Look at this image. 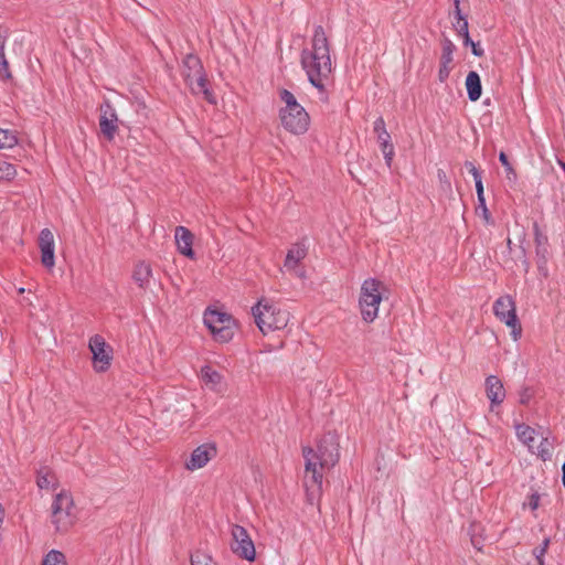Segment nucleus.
<instances>
[{
  "label": "nucleus",
  "mask_w": 565,
  "mask_h": 565,
  "mask_svg": "<svg viewBox=\"0 0 565 565\" xmlns=\"http://www.w3.org/2000/svg\"><path fill=\"white\" fill-rule=\"evenodd\" d=\"M118 116L111 103L106 99L99 106V129L104 139L113 141L118 131Z\"/></svg>",
  "instance_id": "obj_10"
},
{
  "label": "nucleus",
  "mask_w": 565,
  "mask_h": 565,
  "mask_svg": "<svg viewBox=\"0 0 565 565\" xmlns=\"http://www.w3.org/2000/svg\"><path fill=\"white\" fill-rule=\"evenodd\" d=\"M454 13L457 19V22H462L463 20H467L461 13L460 4L458 7H455Z\"/></svg>",
  "instance_id": "obj_44"
},
{
  "label": "nucleus",
  "mask_w": 565,
  "mask_h": 565,
  "mask_svg": "<svg viewBox=\"0 0 565 565\" xmlns=\"http://www.w3.org/2000/svg\"><path fill=\"white\" fill-rule=\"evenodd\" d=\"M499 161L501 162V164L504 167L507 173H510V172H514L513 168H512V164L510 163L509 159H508V156L505 154V152L501 151L499 153Z\"/></svg>",
  "instance_id": "obj_42"
},
{
  "label": "nucleus",
  "mask_w": 565,
  "mask_h": 565,
  "mask_svg": "<svg viewBox=\"0 0 565 565\" xmlns=\"http://www.w3.org/2000/svg\"><path fill=\"white\" fill-rule=\"evenodd\" d=\"M521 252H522V254H523V256H524V259H523L524 270H525V273H527V271H529V268H530V263H529V262H527V259L525 258V249H524V248H522V249H521Z\"/></svg>",
  "instance_id": "obj_45"
},
{
  "label": "nucleus",
  "mask_w": 565,
  "mask_h": 565,
  "mask_svg": "<svg viewBox=\"0 0 565 565\" xmlns=\"http://www.w3.org/2000/svg\"><path fill=\"white\" fill-rule=\"evenodd\" d=\"M381 286L382 282L375 278L365 279L361 286L359 305L365 322H373L377 317L382 301Z\"/></svg>",
  "instance_id": "obj_5"
},
{
  "label": "nucleus",
  "mask_w": 565,
  "mask_h": 565,
  "mask_svg": "<svg viewBox=\"0 0 565 565\" xmlns=\"http://www.w3.org/2000/svg\"><path fill=\"white\" fill-rule=\"evenodd\" d=\"M534 395V391L530 386H523L519 392V403L527 405Z\"/></svg>",
  "instance_id": "obj_35"
},
{
  "label": "nucleus",
  "mask_w": 565,
  "mask_h": 565,
  "mask_svg": "<svg viewBox=\"0 0 565 565\" xmlns=\"http://www.w3.org/2000/svg\"><path fill=\"white\" fill-rule=\"evenodd\" d=\"M487 397L492 405H500L505 398V390L501 380L495 375H489L486 379Z\"/></svg>",
  "instance_id": "obj_16"
},
{
  "label": "nucleus",
  "mask_w": 565,
  "mask_h": 565,
  "mask_svg": "<svg viewBox=\"0 0 565 565\" xmlns=\"http://www.w3.org/2000/svg\"><path fill=\"white\" fill-rule=\"evenodd\" d=\"M227 323H235V320L227 313L220 312L217 310H207L204 313V324L210 329V331L224 327Z\"/></svg>",
  "instance_id": "obj_17"
},
{
  "label": "nucleus",
  "mask_w": 565,
  "mask_h": 565,
  "mask_svg": "<svg viewBox=\"0 0 565 565\" xmlns=\"http://www.w3.org/2000/svg\"><path fill=\"white\" fill-rule=\"evenodd\" d=\"M494 316L511 328V335L514 341L522 334V327L515 311V303L511 296L499 297L493 303Z\"/></svg>",
  "instance_id": "obj_7"
},
{
  "label": "nucleus",
  "mask_w": 565,
  "mask_h": 565,
  "mask_svg": "<svg viewBox=\"0 0 565 565\" xmlns=\"http://www.w3.org/2000/svg\"><path fill=\"white\" fill-rule=\"evenodd\" d=\"M152 276L151 266L146 262H140L135 266L132 279L142 289L148 288Z\"/></svg>",
  "instance_id": "obj_20"
},
{
  "label": "nucleus",
  "mask_w": 565,
  "mask_h": 565,
  "mask_svg": "<svg viewBox=\"0 0 565 565\" xmlns=\"http://www.w3.org/2000/svg\"><path fill=\"white\" fill-rule=\"evenodd\" d=\"M235 331V323H227L224 327L216 328L212 330V334L214 339L218 342L225 343L233 339Z\"/></svg>",
  "instance_id": "obj_24"
},
{
  "label": "nucleus",
  "mask_w": 565,
  "mask_h": 565,
  "mask_svg": "<svg viewBox=\"0 0 565 565\" xmlns=\"http://www.w3.org/2000/svg\"><path fill=\"white\" fill-rule=\"evenodd\" d=\"M550 543H551L550 537H545V539L543 540V542H542V544H541L540 546H541V547H544V551H546V552H547V548H548V546H550Z\"/></svg>",
  "instance_id": "obj_46"
},
{
  "label": "nucleus",
  "mask_w": 565,
  "mask_h": 565,
  "mask_svg": "<svg viewBox=\"0 0 565 565\" xmlns=\"http://www.w3.org/2000/svg\"><path fill=\"white\" fill-rule=\"evenodd\" d=\"M540 504V495L537 492H533L527 497V501L524 505L529 507L531 510H536Z\"/></svg>",
  "instance_id": "obj_38"
},
{
  "label": "nucleus",
  "mask_w": 565,
  "mask_h": 565,
  "mask_svg": "<svg viewBox=\"0 0 565 565\" xmlns=\"http://www.w3.org/2000/svg\"><path fill=\"white\" fill-rule=\"evenodd\" d=\"M373 131L376 136L381 135L382 131H387L383 117L376 118V120L374 121Z\"/></svg>",
  "instance_id": "obj_41"
},
{
  "label": "nucleus",
  "mask_w": 565,
  "mask_h": 565,
  "mask_svg": "<svg viewBox=\"0 0 565 565\" xmlns=\"http://www.w3.org/2000/svg\"><path fill=\"white\" fill-rule=\"evenodd\" d=\"M6 38L0 34V74L4 75L6 78L11 77L9 72V63L4 54Z\"/></svg>",
  "instance_id": "obj_30"
},
{
  "label": "nucleus",
  "mask_w": 565,
  "mask_h": 565,
  "mask_svg": "<svg viewBox=\"0 0 565 565\" xmlns=\"http://www.w3.org/2000/svg\"><path fill=\"white\" fill-rule=\"evenodd\" d=\"M534 242H535V255L536 265L539 271L543 276H547V262L550 257L548 239L547 236L541 232V228L536 222L533 224Z\"/></svg>",
  "instance_id": "obj_12"
},
{
  "label": "nucleus",
  "mask_w": 565,
  "mask_h": 565,
  "mask_svg": "<svg viewBox=\"0 0 565 565\" xmlns=\"http://www.w3.org/2000/svg\"><path fill=\"white\" fill-rule=\"evenodd\" d=\"M457 23H458L457 33L459 36L462 38L463 44H467L470 41L468 21L463 20L462 22H457Z\"/></svg>",
  "instance_id": "obj_36"
},
{
  "label": "nucleus",
  "mask_w": 565,
  "mask_h": 565,
  "mask_svg": "<svg viewBox=\"0 0 565 565\" xmlns=\"http://www.w3.org/2000/svg\"><path fill=\"white\" fill-rule=\"evenodd\" d=\"M19 292H20V294L24 292V288H20V289H19Z\"/></svg>",
  "instance_id": "obj_51"
},
{
  "label": "nucleus",
  "mask_w": 565,
  "mask_h": 565,
  "mask_svg": "<svg viewBox=\"0 0 565 565\" xmlns=\"http://www.w3.org/2000/svg\"><path fill=\"white\" fill-rule=\"evenodd\" d=\"M202 377L206 382L218 384L221 382V374L217 371L212 370L210 366L202 367Z\"/></svg>",
  "instance_id": "obj_33"
},
{
  "label": "nucleus",
  "mask_w": 565,
  "mask_h": 565,
  "mask_svg": "<svg viewBox=\"0 0 565 565\" xmlns=\"http://www.w3.org/2000/svg\"><path fill=\"white\" fill-rule=\"evenodd\" d=\"M308 254V247L305 243H296L288 250L285 259V267L287 269H295L297 265Z\"/></svg>",
  "instance_id": "obj_18"
},
{
  "label": "nucleus",
  "mask_w": 565,
  "mask_h": 565,
  "mask_svg": "<svg viewBox=\"0 0 565 565\" xmlns=\"http://www.w3.org/2000/svg\"><path fill=\"white\" fill-rule=\"evenodd\" d=\"M281 126L294 135H303L308 131L310 117L303 107L292 110H279Z\"/></svg>",
  "instance_id": "obj_9"
},
{
  "label": "nucleus",
  "mask_w": 565,
  "mask_h": 565,
  "mask_svg": "<svg viewBox=\"0 0 565 565\" xmlns=\"http://www.w3.org/2000/svg\"><path fill=\"white\" fill-rule=\"evenodd\" d=\"M475 185H476V191H477V199L478 200L486 199L484 198V190H483L482 179L476 180L475 181Z\"/></svg>",
  "instance_id": "obj_43"
},
{
  "label": "nucleus",
  "mask_w": 565,
  "mask_h": 565,
  "mask_svg": "<svg viewBox=\"0 0 565 565\" xmlns=\"http://www.w3.org/2000/svg\"><path fill=\"white\" fill-rule=\"evenodd\" d=\"M507 246H508V248H509V249H511V246H512V241H511V238H508V239H507Z\"/></svg>",
  "instance_id": "obj_49"
},
{
  "label": "nucleus",
  "mask_w": 565,
  "mask_h": 565,
  "mask_svg": "<svg viewBox=\"0 0 565 565\" xmlns=\"http://www.w3.org/2000/svg\"><path fill=\"white\" fill-rule=\"evenodd\" d=\"M305 459V486L320 492L322 489L324 469L333 468L340 458L339 441L332 434L324 435L317 444V449L302 447Z\"/></svg>",
  "instance_id": "obj_1"
},
{
  "label": "nucleus",
  "mask_w": 565,
  "mask_h": 565,
  "mask_svg": "<svg viewBox=\"0 0 565 565\" xmlns=\"http://www.w3.org/2000/svg\"><path fill=\"white\" fill-rule=\"evenodd\" d=\"M89 350L93 354V361L97 371H106L111 361V348L106 343L105 339L95 334L89 339Z\"/></svg>",
  "instance_id": "obj_11"
},
{
  "label": "nucleus",
  "mask_w": 565,
  "mask_h": 565,
  "mask_svg": "<svg viewBox=\"0 0 565 565\" xmlns=\"http://www.w3.org/2000/svg\"><path fill=\"white\" fill-rule=\"evenodd\" d=\"M15 174L17 170L12 163L6 160H0V182L3 180H11Z\"/></svg>",
  "instance_id": "obj_32"
},
{
  "label": "nucleus",
  "mask_w": 565,
  "mask_h": 565,
  "mask_svg": "<svg viewBox=\"0 0 565 565\" xmlns=\"http://www.w3.org/2000/svg\"><path fill=\"white\" fill-rule=\"evenodd\" d=\"M553 449H554L553 440H550V438L547 436H545V437H542L540 445L536 447V450H534L533 454H535L543 461H548L552 459Z\"/></svg>",
  "instance_id": "obj_23"
},
{
  "label": "nucleus",
  "mask_w": 565,
  "mask_h": 565,
  "mask_svg": "<svg viewBox=\"0 0 565 565\" xmlns=\"http://www.w3.org/2000/svg\"><path fill=\"white\" fill-rule=\"evenodd\" d=\"M211 556L205 553L195 552L191 555V565H211Z\"/></svg>",
  "instance_id": "obj_34"
},
{
  "label": "nucleus",
  "mask_w": 565,
  "mask_h": 565,
  "mask_svg": "<svg viewBox=\"0 0 565 565\" xmlns=\"http://www.w3.org/2000/svg\"><path fill=\"white\" fill-rule=\"evenodd\" d=\"M279 97L280 99L285 103V107L280 108V110H295L297 108H300L302 107L296 99L295 95L286 89V88H282L280 92H279Z\"/></svg>",
  "instance_id": "obj_26"
},
{
  "label": "nucleus",
  "mask_w": 565,
  "mask_h": 565,
  "mask_svg": "<svg viewBox=\"0 0 565 565\" xmlns=\"http://www.w3.org/2000/svg\"><path fill=\"white\" fill-rule=\"evenodd\" d=\"M39 247L41 249V263L51 269L55 264L54 235L49 228H43L39 235Z\"/></svg>",
  "instance_id": "obj_14"
},
{
  "label": "nucleus",
  "mask_w": 565,
  "mask_h": 565,
  "mask_svg": "<svg viewBox=\"0 0 565 565\" xmlns=\"http://www.w3.org/2000/svg\"><path fill=\"white\" fill-rule=\"evenodd\" d=\"M74 501L66 491L58 492L52 503V523L57 532L67 531L74 522Z\"/></svg>",
  "instance_id": "obj_6"
},
{
  "label": "nucleus",
  "mask_w": 565,
  "mask_h": 565,
  "mask_svg": "<svg viewBox=\"0 0 565 565\" xmlns=\"http://www.w3.org/2000/svg\"><path fill=\"white\" fill-rule=\"evenodd\" d=\"M465 167L468 172L473 177V180L482 179L481 171L471 161H466Z\"/></svg>",
  "instance_id": "obj_37"
},
{
  "label": "nucleus",
  "mask_w": 565,
  "mask_h": 565,
  "mask_svg": "<svg viewBox=\"0 0 565 565\" xmlns=\"http://www.w3.org/2000/svg\"><path fill=\"white\" fill-rule=\"evenodd\" d=\"M465 46H470L471 52L475 56L481 57L484 54L483 49L480 46L479 43L473 42L471 39L467 44H463Z\"/></svg>",
  "instance_id": "obj_40"
},
{
  "label": "nucleus",
  "mask_w": 565,
  "mask_h": 565,
  "mask_svg": "<svg viewBox=\"0 0 565 565\" xmlns=\"http://www.w3.org/2000/svg\"><path fill=\"white\" fill-rule=\"evenodd\" d=\"M450 74V66L448 64L440 63L439 70H438V79L444 83L447 81Z\"/></svg>",
  "instance_id": "obj_39"
},
{
  "label": "nucleus",
  "mask_w": 565,
  "mask_h": 565,
  "mask_svg": "<svg viewBox=\"0 0 565 565\" xmlns=\"http://www.w3.org/2000/svg\"><path fill=\"white\" fill-rule=\"evenodd\" d=\"M252 315L263 334L282 330L289 322V312L270 303L267 299L259 300L252 308Z\"/></svg>",
  "instance_id": "obj_4"
},
{
  "label": "nucleus",
  "mask_w": 565,
  "mask_h": 565,
  "mask_svg": "<svg viewBox=\"0 0 565 565\" xmlns=\"http://www.w3.org/2000/svg\"><path fill=\"white\" fill-rule=\"evenodd\" d=\"M182 76L194 95L202 94L210 104H216L213 92L209 88V81L199 56L190 53L182 61Z\"/></svg>",
  "instance_id": "obj_3"
},
{
  "label": "nucleus",
  "mask_w": 565,
  "mask_h": 565,
  "mask_svg": "<svg viewBox=\"0 0 565 565\" xmlns=\"http://www.w3.org/2000/svg\"><path fill=\"white\" fill-rule=\"evenodd\" d=\"M456 50L455 44L448 38H445L441 42V56L440 63L450 65L452 63V55Z\"/></svg>",
  "instance_id": "obj_25"
},
{
  "label": "nucleus",
  "mask_w": 565,
  "mask_h": 565,
  "mask_svg": "<svg viewBox=\"0 0 565 565\" xmlns=\"http://www.w3.org/2000/svg\"><path fill=\"white\" fill-rule=\"evenodd\" d=\"M476 214L482 217L487 225H494V220L487 207L486 199L478 200V205L476 206Z\"/></svg>",
  "instance_id": "obj_29"
},
{
  "label": "nucleus",
  "mask_w": 565,
  "mask_h": 565,
  "mask_svg": "<svg viewBox=\"0 0 565 565\" xmlns=\"http://www.w3.org/2000/svg\"><path fill=\"white\" fill-rule=\"evenodd\" d=\"M232 543L231 550L238 557L253 562L256 557L254 542L244 526L238 524L232 525L231 530Z\"/></svg>",
  "instance_id": "obj_8"
},
{
  "label": "nucleus",
  "mask_w": 565,
  "mask_h": 565,
  "mask_svg": "<svg viewBox=\"0 0 565 565\" xmlns=\"http://www.w3.org/2000/svg\"><path fill=\"white\" fill-rule=\"evenodd\" d=\"M53 476L47 468H41L38 471L36 484L40 489H49L52 483Z\"/></svg>",
  "instance_id": "obj_31"
},
{
  "label": "nucleus",
  "mask_w": 565,
  "mask_h": 565,
  "mask_svg": "<svg viewBox=\"0 0 565 565\" xmlns=\"http://www.w3.org/2000/svg\"><path fill=\"white\" fill-rule=\"evenodd\" d=\"M376 139L384 156L385 163L391 168L395 154L394 146L391 141V135L388 131H382L381 135L376 136Z\"/></svg>",
  "instance_id": "obj_21"
},
{
  "label": "nucleus",
  "mask_w": 565,
  "mask_h": 565,
  "mask_svg": "<svg viewBox=\"0 0 565 565\" xmlns=\"http://www.w3.org/2000/svg\"><path fill=\"white\" fill-rule=\"evenodd\" d=\"M454 7H458L460 4V0H452Z\"/></svg>",
  "instance_id": "obj_50"
},
{
  "label": "nucleus",
  "mask_w": 565,
  "mask_h": 565,
  "mask_svg": "<svg viewBox=\"0 0 565 565\" xmlns=\"http://www.w3.org/2000/svg\"><path fill=\"white\" fill-rule=\"evenodd\" d=\"M300 63L310 84L320 93L324 94V79H327L332 72V63L329 42L321 25L315 28L312 47L301 51Z\"/></svg>",
  "instance_id": "obj_2"
},
{
  "label": "nucleus",
  "mask_w": 565,
  "mask_h": 565,
  "mask_svg": "<svg viewBox=\"0 0 565 565\" xmlns=\"http://www.w3.org/2000/svg\"><path fill=\"white\" fill-rule=\"evenodd\" d=\"M438 178H439L440 180H443L444 178H446V174H445V172H444L443 170H438Z\"/></svg>",
  "instance_id": "obj_48"
},
{
  "label": "nucleus",
  "mask_w": 565,
  "mask_h": 565,
  "mask_svg": "<svg viewBox=\"0 0 565 565\" xmlns=\"http://www.w3.org/2000/svg\"><path fill=\"white\" fill-rule=\"evenodd\" d=\"M216 454L217 450L214 444L200 445L192 451L185 467L191 471L203 468Z\"/></svg>",
  "instance_id": "obj_13"
},
{
  "label": "nucleus",
  "mask_w": 565,
  "mask_h": 565,
  "mask_svg": "<svg viewBox=\"0 0 565 565\" xmlns=\"http://www.w3.org/2000/svg\"><path fill=\"white\" fill-rule=\"evenodd\" d=\"M562 483L565 488V462L562 466Z\"/></svg>",
  "instance_id": "obj_47"
},
{
  "label": "nucleus",
  "mask_w": 565,
  "mask_h": 565,
  "mask_svg": "<svg viewBox=\"0 0 565 565\" xmlns=\"http://www.w3.org/2000/svg\"><path fill=\"white\" fill-rule=\"evenodd\" d=\"M466 89L469 100L477 102L482 94V85L480 76L477 72L471 71L466 77Z\"/></svg>",
  "instance_id": "obj_19"
},
{
  "label": "nucleus",
  "mask_w": 565,
  "mask_h": 565,
  "mask_svg": "<svg viewBox=\"0 0 565 565\" xmlns=\"http://www.w3.org/2000/svg\"><path fill=\"white\" fill-rule=\"evenodd\" d=\"M174 238L179 253L190 259H194L195 253L192 248L194 236L191 231L181 225L177 226Z\"/></svg>",
  "instance_id": "obj_15"
},
{
  "label": "nucleus",
  "mask_w": 565,
  "mask_h": 565,
  "mask_svg": "<svg viewBox=\"0 0 565 565\" xmlns=\"http://www.w3.org/2000/svg\"><path fill=\"white\" fill-rule=\"evenodd\" d=\"M18 143L15 134L8 129L0 128V149H10Z\"/></svg>",
  "instance_id": "obj_28"
},
{
  "label": "nucleus",
  "mask_w": 565,
  "mask_h": 565,
  "mask_svg": "<svg viewBox=\"0 0 565 565\" xmlns=\"http://www.w3.org/2000/svg\"><path fill=\"white\" fill-rule=\"evenodd\" d=\"M42 565H67L64 553L57 550H51L42 561Z\"/></svg>",
  "instance_id": "obj_27"
},
{
  "label": "nucleus",
  "mask_w": 565,
  "mask_h": 565,
  "mask_svg": "<svg viewBox=\"0 0 565 565\" xmlns=\"http://www.w3.org/2000/svg\"><path fill=\"white\" fill-rule=\"evenodd\" d=\"M515 433L520 441L526 445L531 452H534L535 429L525 424H518L515 425Z\"/></svg>",
  "instance_id": "obj_22"
}]
</instances>
